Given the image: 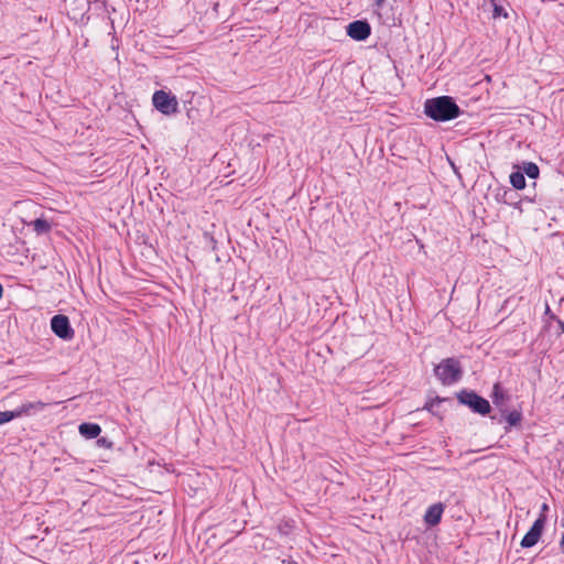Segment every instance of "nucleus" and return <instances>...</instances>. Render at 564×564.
I'll return each instance as SVG.
<instances>
[{
    "instance_id": "f257e3e1",
    "label": "nucleus",
    "mask_w": 564,
    "mask_h": 564,
    "mask_svg": "<svg viewBox=\"0 0 564 564\" xmlns=\"http://www.w3.org/2000/svg\"><path fill=\"white\" fill-rule=\"evenodd\" d=\"M459 106L451 96H440L427 99L424 104V113L434 121L445 122L462 115Z\"/></svg>"
},
{
    "instance_id": "f03ea898",
    "label": "nucleus",
    "mask_w": 564,
    "mask_h": 564,
    "mask_svg": "<svg viewBox=\"0 0 564 564\" xmlns=\"http://www.w3.org/2000/svg\"><path fill=\"white\" fill-rule=\"evenodd\" d=\"M435 377L443 386H452L463 377L460 362L456 358H445L434 367Z\"/></svg>"
},
{
    "instance_id": "7ed1b4c3",
    "label": "nucleus",
    "mask_w": 564,
    "mask_h": 564,
    "mask_svg": "<svg viewBox=\"0 0 564 564\" xmlns=\"http://www.w3.org/2000/svg\"><path fill=\"white\" fill-rule=\"evenodd\" d=\"M456 398L460 404L468 406L477 414L487 415L490 413L491 405L489 401L474 390L463 389L457 392Z\"/></svg>"
},
{
    "instance_id": "20e7f679",
    "label": "nucleus",
    "mask_w": 564,
    "mask_h": 564,
    "mask_svg": "<svg viewBox=\"0 0 564 564\" xmlns=\"http://www.w3.org/2000/svg\"><path fill=\"white\" fill-rule=\"evenodd\" d=\"M153 106L163 115L170 116L178 111V101L175 96L164 90H156L152 97Z\"/></svg>"
},
{
    "instance_id": "39448f33",
    "label": "nucleus",
    "mask_w": 564,
    "mask_h": 564,
    "mask_svg": "<svg viewBox=\"0 0 564 564\" xmlns=\"http://www.w3.org/2000/svg\"><path fill=\"white\" fill-rule=\"evenodd\" d=\"M51 329L57 337L63 340H70L75 335L68 317L63 314H57L52 317Z\"/></svg>"
},
{
    "instance_id": "423d86ee",
    "label": "nucleus",
    "mask_w": 564,
    "mask_h": 564,
    "mask_svg": "<svg viewBox=\"0 0 564 564\" xmlns=\"http://www.w3.org/2000/svg\"><path fill=\"white\" fill-rule=\"evenodd\" d=\"M545 522V514H540L529 531L525 533V535L522 538L520 545L524 549L534 546L542 535Z\"/></svg>"
},
{
    "instance_id": "0eeeda50",
    "label": "nucleus",
    "mask_w": 564,
    "mask_h": 564,
    "mask_svg": "<svg viewBox=\"0 0 564 564\" xmlns=\"http://www.w3.org/2000/svg\"><path fill=\"white\" fill-rule=\"evenodd\" d=\"M346 33L355 41H365L371 34V26L366 20H356L346 26Z\"/></svg>"
},
{
    "instance_id": "6e6552de",
    "label": "nucleus",
    "mask_w": 564,
    "mask_h": 564,
    "mask_svg": "<svg viewBox=\"0 0 564 564\" xmlns=\"http://www.w3.org/2000/svg\"><path fill=\"white\" fill-rule=\"evenodd\" d=\"M444 512V505L442 502L434 503L427 508L424 514V521L430 527H435L441 522Z\"/></svg>"
},
{
    "instance_id": "1a4fd4ad",
    "label": "nucleus",
    "mask_w": 564,
    "mask_h": 564,
    "mask_svg": "<svg viewBox=\"0 0 564 564\" xmlns=\"http://www.w3.org/2000/svg\"><path fill=\"white\" fill-rule=\"evenodd\" d=\"M46 404L44 402L37 401V402H28L22 404L21 406L17 408L15 410L11 411L13 414V420L17 417H20L22 415H29L31 414V411H42L44 410Z\"/></svg>"
},
{
    "instance_id": "9d476101",
    "label": "nucleus",
    "mask_w": 564,
    "mask_h": 564,
    "mask_svg": "<svg viewBox=\"0 0 564 564\" xmlns=\"http://www.w3.org/2000/svg\"><path fill=\"white\" fill-rule=\"evenodd\" d=\"M501 413H502V415H501L502 419H505L508 424L507 426H505L506 433H508L511 430V427L520 426L521 421H522V412L521 411L512 410L507 413V411L505 409H501Z\"/></svg>"
},
{
    "instance_id": "9b49d317",
    "label": "nucleus",
    "mask_w": 564,
    "mask_h": 564,
    "mask_svg": "<svg viewBox=\"0 0 564 564\" xmlns=\"http://www.w3.org/2000/svg\"><path fill=\"white\" fill-rule=\"evenodd\" d=\"M78 431L82 436H84L87 440L97 438L99 434L101 433V427L97 423H82L78 426Z\"/></svg>"
},
{
    "instance_id": "f8f14e48",
    "label": "nucleus",
    "mask_w": 564,
    "mask_h": 564,
    "mask_svg": "<svg viewBox=\"0 0 564 564\" xmlns=\"http://www.w3.org/2000/svg\"><path fill=\"white\" fill-rule=\"evenodd\" d=\"M516 196L517 194L514 193L513 189H510V188H507V189H502L501 193L500 191L496 194V199L498 202H502L505 204H508V205H511L516 208H519L520 207V200H516Z\"/></svg>"
},
{
    "instance_id": "ddd939ff",
    "label": "nucleus",
    "mask_w": 564,
    "mask_h": 564,
    "mask_svg": "<svg viewBox=\"0 0 564 564\" xmlns=\"http://www.w3.org/2000/svg\"><path fill=\"white\" fill-rule=\"evenodd\" d=\"M492 402L496 406L502 409L505 406L506 401L509 399L505 390L502 389L501 384L499 382H496L492 388L491 393Z\"/></svg>"
},
{
    "instance_id": "4468645a",
    "label": "nucleus",
    "mask_w": 564,
    "mask_h": 564,
    "mask_svg": "<svg viewBox=\"0 0 564 564\" xmlns=\"http://www.w3.org/2000/svg\"><path fill=\"white\" fill-rule=\"evenodd\" d=\"M443 402H451V399L449 398L435 397L434 399H432V400H430V401H427L425 403V405L423 406V410H426L430 413H432L433 415L438 416L440 419H442V416L440 415V413L437 411V408Z\"/></svg>"
},
{
    "instance_id": "2eb2a0df",
    "label": "nucleus",
    "mask_w": 564,
    "mask_h": 564,
    "mask_svg": "<svg viewBox=\"0 0 564 564\" xmlns=\"http://www.w3.org/2000/svg\"><path fill=\"white\" fill-rule=\"evenodd\" d=\"M510 183L516 189H523L525 187V177L523 172L516 171L510 174Z\"/></svg>"
},
{
    "instance_id": "dca6fc26",
    "label": "nucleus",
    "mask_w": 564,
    "mask_h": 564,
    "mask_svg": "<svg viewBox=\"0 0 564 564\" xmlns=\"http://www.w3.org/2000/svg\"><path fill=\"white\" fill-rule=\"evenodd\" d=\"M33 230L37 235L47 234L51 230V224L44 218H37L32 223Z\"/></svg>"
},
{
    "instance_id": "f3484780",
    "label": "nucleus",
    "mask_w": 564,
    "mask_h": 564,
    "mask_svg": "<svg viewBox=\"0 0 564 564\" xmlns=\"http://www.w3.org/2000/svg\"><path fill=\"white\" fill-rule=\"evenodd\" d=\"M530 178H538L540 174L539 166L533 162H523L522 171Z\"/></svg>"
},
{
    "instance_id": "a211bd4d",
    "label": "nucleus",
    "mask_w": 564,
    "mask_h": 564,
    "mask_svg": "<svg viewBox=\"0 0 564 564\" xmlns=\"http://www.w3.org/2000/svg\"><path fill=\"white\" fill-rule=\"evenodd\" d=\"M491 3H492V7H494V18H499V17H503V18H508V13L507 11L503 9V7H501L500 4H497L496 3V0H491Z\"/></svg>"
},
{
    "instance_id": "6ab92c4d",
    "label": "nucleus",
    "mask_w": 564,
    "mask_h": 564,
    "mask_svg": "<svg viewBox=\"0 0 564 564\" xmlns=\"http://www.w3.org/2000/svg\"><path fill=\"white\" fill-rule=\"evenodd\" d=\"M13 420V414L11 411L0 412V424L8 423Z\"/></svg>"
},
{
    "instance_id": "aec40b11",
    "label": "nucleus",
    "mask_w": 564,
    "mask_h": 564,
    "mask_svg": "<svg viewBox=\"0 0 564 564\" xmlns=\"http://www.w3.org/2000/svg\"><path fill=\"white\" fill-rule=\"evenodd\" d=\"M97 444H98L99 446L107 447V448L111 447V445H112V444H111V442H109V441H108L107 438H105V437H100V438H98V440H97Z\"/></svg>"
},
{
    "instance_id": "412c9836",
    "label": "nucleus",
    "mask_w": 564,
    "mask_h": 564,
    "mask_svg": "<svg viewBox=\"0 0 564 564\" xmlns=\"http://www.w3.org/2000/svg\"><path fill=\"white\" fill-rule=\"evenodd\" d=\"M383 3H384V0H375V4L377 8H382Z\"/></svg>"
},
{
    "instance_id": "4be33fe9",
    "label": "nucleus",
    "mask_w": 564,
    "mask_h": 564,
    "mask_svg": "<svg viewBox=\"0 0 564 564\" xmlns=\"http://www.w3.org/2000/svg\"><path fill=\"white\" fill-rule=\"evenodd\" d=\"M560 549L564 553V534L562 535L561 541H560Z\"/></svg>"
},
{
    "instance_id": "5701e85b",
    "label": "nucleus",
    "mask_w": 564,
    "mask_h": 564,
    "mask_svg": "<svg viewBox=\"0 0 564 564\" xmlns=\"http://www.w3.org/2000/svg\"><path fill=\"white\" fill-rule=\"evenodd\" d=\"M547 509H549L547 505H546V503H543V505H542V513H543L544 511H546Z\"/></svg>"
},
{
    "instance_id": "b1692460",
    "label": "nucleus",
    "mask_w": 564,
    "mask_h": 564,
    "mask_svg": "<svg viewBox=\"0 0 564 564\" xmlns=\"http://www.w3.org/2000/svg\"><path fill=\"white\" fill-rule=\"evenodd\" d=\"M3 295V288H2V284L0 283V299L2 297Z\"/></svg>"
}]
</instances>
